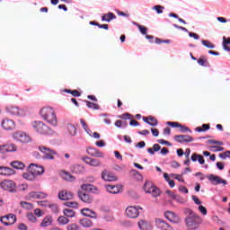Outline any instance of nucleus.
<instances>
[{
  "label": "nucleus",
  "instance_id": "24",
  "mask_svg": "<svg viewBox=\"0 0 230 230\" xmlns=\"http://www.w3.org/2000/svg\"><path fill=\"white\" fill-rule=\"evenodd\" d=\"M30 199H46L48 194L46 192L32 191L29 194Z\"/></svg>",
  "mask_w": 230,
  "mask_h": 230
},
{
  "label": "nucleus",
  "instance_id": "4",
  "mask_svg": "<svg viewBox=\"0 0 230 230\" xmlns=\"http://www.w3.org/2000/svg\"><path fill=\"white\" fill-rule=\"evenodd\" d=\"M13 139L23 145H26V143H31V137H30L28 133L21 130L13 133Z\"/></svg>",
  "mask_w": 230,
  "mask_h": 230
},
{
  "label": "nucleus",
  "instance_id": "27",
  "mask_svg": "<svg viewBox=\"0 0 230 230\" xmlns=\"http://www.w3.org/2000/svg\"><path fill=\"white\" fill-rule=\"evenodd\" d=\"M15 173L10 167L0 166V175H13Z\"/></svg>",
  "mask_w": 230,
  "mask_h": 230
},
{
  "label": "nucleus",
  "instance_id": "50",
  "mask_svg": "<svg viewBox=\"0 0 230 230\" xmlns=\"http://www.w3.org/2000/svg\"><path fill=\"white\" fill-rule=\"evenodd\" d=\"M174 200H176V202H178L179 204H184L186 202V199H184V198L181 197V196H177L175 194L174 198H172Z\"/></svg>",
  "mask_w": 230,
  "mask_h": 230
},
{
  "label": "nucleus",
  "instance_id": "54",
  "mask_svg": "<svg viewBox=\"0 0 230 230\" xmlns=\"http://www.w3.org/2000/svg\"><path fill=\"white\" fill-rule=\"evenodd\" d=\"M210 149L212 152H224V147L222 146H210Z\"/></svg>",
  "mask_w": 230,
  "mask_h": 230
},
{
  "label": "nucleus",
  "instance_id": "57",
  "mask_svg": "<svg viewBox=\"0 0 230 230\" xmlns=\"http://www.w3.org/2000/svg\"><path fill=\"white\" fill-rule=\"evenodd\" d=\"M115 127H117V128H121V127H127V124L121 120H117L115 122Z\"/></svg>",
  "mask_w": 230,
  "mask_h": 230
},
{
  "label": "nucleus",
  "instance_id": "20",
  "mask_svg": "<svg viewBox=\"0 0 230 230\" xmlns=\"http://www.w3.org/2000/svg\"><path fill=\"white\" fill-rule=\"evenodd\" d=\"M138 229L140 230H152L154 229V226H152V223L146 220H140L137 222Z\"/></svg>",
  "mask_w": 230,
  "mask_h": 230
},
{
  "label": "nucleus",
  "instance_id": "60",
  "mask_svg": "<svg viewBox=\"0 0 230 230\" xmlns=\"http://www.w3.org/2000/svg\"><path fill=\"white\" fill-rule=\"evenodd\" d=\"M49 208L52 209L53 213H58V207L56 204H49Z\"/></svg>",
  "mask_w": 230,
  "mask_h": 230
},
{
  "label": "nucleus",
  "instance_id": "13",
  "mask_svg": "<svg viewBox=\"0 0 230 230\" xmlns=\"http://www.w3.org/2000/svg\"><path fill=\"white\" fill-rule=\"evenodd\" d=\"M102 179L106 182H114L115 181H118L116 175H114V173L111 172L108 170H103L102 172Z\"/></svg>",
  "mask_w": 230,
  "mask_h": 230
},
{
  "label": "nucleus",
  "instance_id": "10",
  "mask_svg": "<svg viewBox=\"0 0 230 230\" xmlns=\"http://www.w3.org/2000/svg\"><path fill=\"white\" fill-rule=\"evenodd\" d=\"M139 209H143L139 206H129L126 208V215L128 218H137L139 217Z\"/></svg>",
  "mask_w": 230,
  "mask_h": 230
},
{
  "label": "nucleus",
  "instance_id": "30",
  "mask_svg": "<svg viewBox=\"0 0 230 230\" xmlns=\"http://www.w3.org/2000/svg\"><path fill=\"white\" fill-rule=\"evenodd\" d=\"M94 153H91V150H86V153L88 155H92V157H98L103 159L104 155L103 153H102L100 150L94 148Z\"/></svg>",
  "mask_w": 230,
  "mask_h": 230
},
{
  "label": "nucleus",
  "instance_id": "48",
  "mask_svg": "<svg viewBox=\"0 0 230 230\" xmlns=\"http://www.w3.org/2000/svg\"><path fill=\"white\" fill-rule=\"evenodd\" d=\"M66 230H80V226L78 225L73 223L66 226Z\"/></svg>",
  "mask_w": 230,
  "mask_h": 230
},
{
  "label": "nucleus",
  "instance_id": "49",
  "mask_svg": "<svg viewBox=\"0 0 230 230\" xmlns=\"http://www.w3.org/2000/svg\"><path fill=\"white\" fill-rule=\"evenodd\" d=\"M140 33H142V35H146V31H148V29L143 25H139V24H137Z\"/></svg>",
  "mask_w": 230,
  "mask_h": 230
},
{
  "label": "nucleus",
  "instance_id": "22",
  "mask_svg": "<svg viewBox=\"0 0 230 230\" xmlns=\"http://www.w3.org/2000/svg\"><path fill=\"white\" fill-rule=\"evenodd\" d=\"M81 213L84 217H88L89 218H98L96 212L91 210L90 208L81 209Z\"/></svg>",
  "mask_w": 230,
  "mask_h": 230
},
{
  "label": "nucleus",
  "instance_id": "1",
  "mask_svg": "<svg viewBox=\"0 0 230 230\" xmlns=\"http://www.w3.org/2000/svg\"><path fill=\"white\" fill-rule=\"evenodd\" d=\"M184 214L186 215L185 224L187 227H189V229H199V226L202 224V219L199 215L190 208H186Z\"/></svg>",
  "mask_w": 230,
  "mask_h": 230
},
{
  "label": "nucleus",
  "instance_id": "16",
  "mask_svg": "<svg viewBox=\"0 0 230 230\" xmlns=\"http://www.w3.org/2000/svg\"><path fill=\"white\" fill-rule=\"evenodd\" d=\"M105 189L106 191H108V193H111V195H118V193H121L123 190L120 185H106Z\"/></svg>",
  "mask_w": 230,
  "mask_h": 230
},
{
  "label": "nucleus",
  "instance_id": "64",
  "mask_svg": "<svg viewBox=\"0 0 230 230\" xmlns=\"http://www.w3.org/2000/svg\"><path fill=\"white\" fill-rule=\"evenodd\" d=\"M96 146H99L100 148H102L105 146V142L103 140H99L95 143Z\"/></svg>",
  "mask_w": 230,
  "mask_h": 230
},
{
  "label": "nucleus",
  "instance_id": "46",
  "mask_svg": "<svg viewBox=\"0 0 230 230\" xmlns=\"http://www.w3.org/2000/svg\"><path fill=\"white\" fill-rule=\"evenodd\" d=\"M27 218L29 222H31L32 224H35V222H37V217L33 213L27 214Z\"/></svg>",
  "mask_w": 230,
  "mask_h": 230
},
{
  "label": "nucleus",
  "instance_id": "14",
  "mask_svg": "<svg viewBox=\"0 0 230 230\" xmlns=\"http://www.w3.org/2000/svg\"><path fill=\"white\" fill-rule=\"evenodd\" d=\"M155 226L161 230H173V227L170 226L166 221L162 218H156L155 220Z\"/></svg>",
  "mask_w": 230,
  "mask_h": 230
},
{
  "label": "nucleus",
  "instance_id": "38",
  "mask_svg": "<svg viewBox=\"0 0 230 230\" xmlns=\"http://www.w3.org/2000/svg\"><path fill=\"white\" fill-rule=\"evenodd\" d=\"M201 44H203V46H205V48H208V49H215V45H213V43H211L208 40H202Z\"/></svg>",
  "mask_w": 230,
  "mask_h": 230
},
{
  "label": "nucleus",
  "instance_id": "44",
  "mask_svg": "<svg viewBox=\"0 0 230 230\" xmlns=\"http://www.w3.org/2000/svg\"><path fill=\"white\" fill-rule=\"evenodd\" d=\"M65 205L67 208H74L75 209L78 208V203L76 201H67Z\"/></svg>",
  "mask_w": 230,
  "mask_h": 230
},
{
  "label": "nucleus",
  "instance_id": "15",
  "mask_svg": "<svg viewBox=\"0 0 230 230\" xmlns=\"http://www.w3.org/2000/svg\"><path fill=\"white\" fill-rule=\"evenodd\" d=\"M164 217L169 222H172V224H179L181 222V218L177 214L173 213L172 211H166L164 213Z\"/></svg>",
  "mask_w": 230,
  "mask_h": 230
},
{
  "label": "nucleus",
  "instance_id": "29",
  "mask_svg": "<svg viewBox=\"0 0 230 230\" xmlns=\"http://www.w3.org/2000/svg\"><path fill=\"white\" fill-rule=\"evenodd\" d=\"M38 149L40 150V152L44 154V155H47V154H55V150H53L46 146H38Z\"/></svg>",
  "mask_w": 230,
  "mask_h": 230
},
{
  "label": "nucleus",
  "instance_id": "9",
  "mask_svg": "<svg viewBox=\"0 0 230 230\" xmlns=\"http://www.w3.org/2000/svg\"><path fill=\"white\" fill-rule=\"evenodd\" d=\"M81 161L88 164V166H92L93 168H100L102 166V161L95 158H91L89 156H83Z\"/></svg>",
  "mask_w": 230,
  "mask_h": 230
},
{
  "label": "nucleus",
  "instance_id": "32",
  "mask_svg": "<svg viewBox=\"0 0 230 230\" xmlns=\"http://www.w3.org/2000/svg\"><path fill=\"white\" fill-rule=\"evenodd\" d=\"M79 224L82 226V227H93V221L88 218L80 219Z\"/></svg>",
  "mask_w": 230,
  "mask_h": 230
},
{
  "label": "nucleus",
  "instance_id": "21",
  "mask_svg": "<svg viewBox=\"0 0 230 230\" xmlns=\"http://www.w3.org/2000/svg\"><path fill=\"white\" fill-rule=\"evenodd\" d=\"M78 197H79L80 200H82L83 202H85L86 204H91V202H93V199L86 192L79 191Z\"/></svg>",
  "mask_w": 230,
  "mask_h": 230
},
{
  "label": "nucleus",
  "instance_id": "18",
  "mask_svg": "<svg viewBox=\"0 0 230 230\" xmlns=\"http://www.w3.org/2000/svg\"><path fill=\"white\" fill-rule=\"evenodd\" d=\"M32 170V173L35 175H42V173H44V167L42 166H39L35 164H31L29 166V172H31Z\"/></svg>",
  "mask_w": 230,
  "mask_h": 230
},
{
  "label": "nucleus",
  "instance_id": "56",
  "mask_svg": "<svg viewBox=\"0 0 230 230\" xmlns=\"http://www.w3.org/2000/svg\"><path fill=\"white\" fill-rule=\"evenodd\" d=\"M208 143H209L210 145H218V146H224V142H222V141H217V140H213V139L208 140Z\"/></svg>",
  "mask_w": 230,
  "mask_h": 230
},
{
  "label": "nucleus",
  "instance_id": "23",
  "mask_svg": "<svg viewBox=\"0 0 230 230\" xmlns=\"http://www.w3.org/2000/svg\"><path fill=\"white\" fill-rule=\"evenodd\" d=\"M71 172L76 174L85 173V167L82 164H75L71 167Z\"/></svg>",
  "mask_w": 230,
  "mask_h": 230
},
{
  "label": "nucleus",
  "instance_id": "43",
  "mask_svg": "<svg viewBox=\"0 0 230 230\" xmlns=\"http://www.w3.org/2000/svg\"><path fill=\"white\" fill-rule=\"evenodd\" d=\"M20 204L24 209H33V204L30 202L22 201Z\"/></svg>",
  "mask_w": 230,
  "mask_h": 230
},
{
  "label": "nucleus",
  "instance_id": "19",
  "mask_svg": "<svg viewBox=\"0 0 230 230\" xmlns=\"http://www.w3.org/2000/svg\"><path fill=\"white\" fill-rule=\"evenodd\" d=\"M58 197L59 200H71V199H73V192L69 190H60Z\"/></svg>",
  "mask_w": 230,
  "mask_h": 230
},
{
  "label": "nucleus",
  "instance_id": "36",
  "mask_svg": "<svg viewBox=\"0 0 230 230\" xmlns=\"http://www.w3.org/2000/svg\"><path fill=\"white\" fill-rule=\"evenodd\" d=\"M58 223L59 226H66L69 224V219L64 216H60L58 217Z\"/></svg>",
  "mask_w": 230,
  "mask_h": 230
},
{
  "label": "nucleus",
  "instance_id": "61",
  "mask_svg": "<svg viewBox=\"0 0 230 230\" xmlns=\"http://www.w3.org/2000/svg\"><path fill=\"white\" fill-rule=\"evenodd\" d=\"M38 206H41L42 208L49 207V202L48 201H38Z\"/></svg>",
  "mask_w": 230,
  "mask_h": 230
},
{
  "label": "nucleus",
  "instance_id": "3",
  "mask_svg": "<svg viewBox=\"0 0 230 230\" xmlns=\"http://www.w3.org/2000/svg\"><path fill=\"white\" fill-rule=\"evenodd\" d=\"M31 127L36 132H38V134H42L44 136L53 134V130H51V128L42 121H33L31 122Z\"/></svg>",
  "mask_w": 230,
  "mask_h": 230
},
{
  "label": "nucleus",
  "instance_id": "39",
  "mask_svg": "<svg viewBox=\"0 0 230 230\" xmlns=\"http://www.w3.org/2000/svg\"><path fill=\"white\" fill-rule=\"evenodd\" d=\"M80 123H81L84 130H85V132H87L89 134V136H91V134H93V131H91V129H89V127L87 126V123H85V120H84V119H81Z\"/></svg>",
  "mask_w": 230,
  "mask_h": 230
},
{
  "label": "nucleus",
  "instance_id": "25",
  "mask_svg": "<svg viewBox=\"0 0 230 230\" xmlns=\"http://www.w3.org/2000/svg\"><path fill=\"white\" fill-rule=\"evenodd\" d=\"M143 121H145V123H147V125H150L151 127H157L158 125L157 119L152 116L144 117Z\"/></svg>",
  "mask_w": 230,
  "mask_h": 230
},
{
  "label": "nucleus",
  "instance_id": "33",
  "mask_svg": "<svg viewBox=\"0 0 230 230\" xmlns=\"http://www.w3.org/2000/svg\"><path fill=\"white\" fill-rule=\"evenodd\" d=\"M11 166L15 168V170H24V164L20 161H14L11 163Z\"/></svg>",
  "mask_w": 230,
  "mask_h": 230
},
{
  "label": "nucleus",
  "instance_id": "5",
  "mask_svg": "<svg viewBox=\"0 0 230 230\" xmlns=\"http://www.w3.org/2000/svg\"><path fill=\"white\" fill-rule=\"evenodd\" d=\"M144 190L146 193H150L152 197H159L161 195V190L157 188L152 181H146L144 184Z\"/></svg>",
  "mask_w": 230,
  "mask_h": 230
},
{
  "label": "nucleus",
  "instance_id": "41",
  "mask_svg": "<svg viewBox=\"0 0 230 230\" xmlns=\"http://www.w3.org/2000/svg\"><path fill=\"white\" fill-rule=\"evenodd\" d=\"M65 217H67L68 218H73L75 217V212L71 208H66L63 211Z\"/></svg>",
  "mask_w": 230,
  "mask_h": 230
},
{
  "label": "nucleus",
  "instance_id": "35",
  "mask_svg": "<svg viewBox=\"0 0 230 230\" xmlns=\"http://www.w3.org/2000/svg\"><path fill=\"white\" fill-rule=\"evenodd\" d=\"M227 44H230V38H226V36L223 37V49L225 51L230 52V47L227 46Z\"/></svg>",
  "mask_w": 230,
  "mask_h": 230
},
{
  "label": "nucleus",
  "instance_id": "37",
  "mask_svg": "<svg viewBox=\"0 0 230 230\" xmlns=\"http://www.w3.org/2000/svg\"><path fill=\"white\" fill-rule=\"evenodd\" d=\"M61 176L65 181H75L74 176L66 171L61 172Z\"/></svg>",
  "mask_w": 230,
  "mask_h": 230
},
{
  "label": "nucleus",
  "instance_id": "58",
  "mask_svg": "<svg viewBox=\"0 0 230 230\" xmlns=\"http://www.w3.org/2000/svg\"><path fill=\"white\" fill-rule=\"evenodd\" d=\"M199 211L200 213H202L203 215H208V209L202 206V205H199V208H198Z\"/></svg>",
  "mask_w": 230,
  "mask_h": 230
},
{
  "label": "nucleus",
  "instance_id": "47",
  "mask_svg": "<svg viewBox=\"0 0 230 230\" xmlns=\"http://www.w3.org/2000/svg\"><path fill=\"white\" fill-rule=\"evenodd\" d=\"M181 132H182L183 134H186V132H189V134H191V129H190V128L186 127V126H182L180 124L179 126Z\"/></svg>",
  "mask_w": 230,
  "mask_h": 230
},
{
  "label": "nucleus",
  "instance_id": "7",
  "mask_svg": "<svg viewBox=\"0 0 230 230\" xmlns=\"http://www.w3.org/2000/svg\"><path fill=\"white\" fill-rule=\"evenodd\" d=\"M0 188L5 191H10V193H15L17 191V187H15V181L12 180H4L0 182Z\"/></svg>",
  "mask_w": 230,
  "mask_h": 230
},
{
  "label": "nucleus",
  "instance_id": "11",
  "mask_svg": "<svg viewBox=\"0 0 230 230\" xmlns=\"http://www.w3.org/2000/svg\"><path fill=\"white\" fill-rule=\"evenodd\" d=\"M17 220L15 214H8L7 216H3L0 218V221L4 226H13Z\"/></svg>",
  "mask_w": 230,
  "mask_h": 230
},
{
  "label": "nucleus",
  "instance_id": "6",
  "mask_svg": "<svg viewBox=\"0 0 230 230\" xmlns=\"http://www.w3.org/2000/svg\"><path fill=\"white\" fill-rule=\"evenodd\" d=\"M5 111L11 116H18L19 118H24L26 116V110L17 106H7Z\"/></svg>",
  "mask_w": 230,
  "mask_h": 230
},
{
  "label": "nucleus",
  "instance_id": "34",
  "mask_svg": "<svg viewBox=\"0 0 230 230\" xmlns=\"http://www.w3.org/2000/svg\"><path fill=\"white\" fill-rule=\"evenodd\" d=\"M66 128H67L70 136H76V127H75V125L68 123L66 125Z\"/></svg>",
  "mask_w": 230,
  "mask_h": 230
},
{
  "label": "nucleus",
  "instance_id": "8",
  "mask_svg": "<svg viewBox=\"0 0 230 230\" xmlns=\"http://www.w3.org/2000/svg\"><path fill=\"white\" fill-rule=\"evenodd\" d=\"M207 179H208L209 182L213 186H218V184H223V186H226L227 184V181L222 179L220 176L215 175V174H208L207 175Z\"/></svg>",
  "mask_w": 230,
  "mask_h": 230
},
{
  "label": "nucleus",
  "instance_id": "31",
  "mask_svg": "<svg viewBox=\"0 0 230 230\" xmlns=\"http://www.w3.org/2000/svg\"><path fill=\"white\" fill-rule=\"evenodd\" d=\"M23 179H25L26 181H35V174H33V170L31 169V171H29L27 172H24L22 174Z\"/></svg>",
  "mask_w": 230,
  "mask_h": 230
},
{
  "label": "nucleus",
  "instance_id": "55",
  "mask_svg": "<svg viewBox=\"0 0 230 230\" xmlns=\"http://www.w3.org/2000/svg\"><path fill=\"white\" fill-rule=\"evenodd\" d=\"M17 190L18 191H26V190H28V185L27 184H20L17 186Z\"/></svg>",
  "mask_w": 230,
  "mask_h": 230
},
{
  "label": "nucleus",
  "instance_id": "2",
  "mask_svg": "<svg viewBox=\"0 0 230 230\" xmlns=\"http://www.w3.org/2000/svg\"><path fill=\"white\" fill-rule=\"evenodd\" d=\"M40 114L41 118L49 125H52V127H57L58 125V120H57V114L55 113V110L49 106L44 107L40 111Z\"/></svg>",
  "mask_w": 230,
  "mask_h": 230
},
{
  "label": "nucleus",
  "instance_id": "63",
  "mask_svg": "<svg viewBox=\"0 0 230 230\" xmlns=\"http://www.w3.org/2000/svg\"><path fill=\"white\" fill-rule=\"evenodd\" d=\"M167 125H169L170 127H172V128H177V127H181V124H179V122H167Z\"/></svg>",
  "mask_w": 230,
  "mask_h": 230
},
{
  "label": "nucleus",
  "instance_id": "40",
  "mask_svg": "<svg viewBox=\"0 0 230 230\" xmlns=\"http://www.w3.org/2000/svg\"><path fill=\"white\" fill-rule=\"evenodd\" d=\"M85 103L88 109H93V111H98L100 109V106L96 103L91 102L89 101H85Z\"/></svg>",
  "mask_w": 230,
  "mask_h": 230
},
{
  "label": "nucleus",
  "instance_id": "17",
  "mask_svg": "<svg viewBox=\"0 0 230 230\" xmlns=\"http://www.w3.org/2000/svg\"><path fill=\"white\" fill-rule=\"evenodd\" d=\"M174 139L178 143H191L193 141V137L190 135H176Z\"/></svg>",
  "mask_w": 230,
  "mask_h": 230
},
{
  "label": "nucleus",
  "instance_id": "51",
  "mask_svg": "<svg viewBox=\"0 0 230 230\" xmlns=\"http://www.w3.org/2000/svg\"><path fill=\"white\" fill-rule=\"evenodd\" d=\"M153 10H155L156 13H163V10H164V6L155 5V6H153Z\"/></svg>",
  "mask_w": 230,
  "mask_h": 230
},
{
  "label": "nucleus",
  "instance_id": "26",
  "mask_svg": "<svg viewBox=\"0 0 230 230\" xmlns=\"http://www.w3.org/2000/svg\"><path fill=\"white\" fill-rule=\"evenodd\" d=\"M53 224V217L47 216L40 223V227H49Z\"/></svg>",
  "mask_w": 230,
  "mask_h": 230
},
{
  "label": "nucleus",
  "instance_id": "59",
  "mask_svg": "<svg viewBox=\"0 0 230 230\" xmlns=\"http://www.w3.org/2000/svg\"><path fill=\"white\" fill-rule=\"evenodd\" d=\"M103 220H105V222H112V220H114V216L113 215H106L103 217Z\"/></svg>",
  "mask_w": 230,
  "mask_h": 230
},
{
  "label": "nucleus",
  "instance_id": "53",
  "mask_svg": "<svg viewBox=\"0 0 230 230\" xmlns=\"http://www.w3.org/2000/svg\"><path fill=\"white\" fill-rule=\"evenodd\" d=\"M198 64L199 66H203L204 67L208 66V59H204V58H199L198 59Z\"/></svg>",
  "mask_w": 230,
  "mask_h": 230
},
{
  "label": "nucleus",
  "instance_id": "12",
  "mask_svg": "<svg viewBox=\"0 0 230 230\" xmlns=\"http://www.w3.org/2000/svg\"><path fill=\"white\" fill-rule=\"evenodd\" d=\"M1 127L4 130H15V121L12 119H4L1 122Z\"/></svg>",
  "mask_w": 230,
  "mask_h": 230
},
{
  "label": "nucleus",
  "instance_id": "52",
  "mask_svg": "<svg viewBox=\"0 0 230 230\" xmlns=\"http://www.w3.org/2000/svg\"><path fill=\"white\" fill-rule=\"evenodd\" d=\"M81 189L84 191H89V190H93V185L92 184H83V185H81Z\"/></svg>",
  "mask_w": 230,
  "mask_h": 230
},
{
  "label": "nucleus",
  "instance_id": "28",
  "mask_svg": "<svg viewBox=\"0 0 230 230\" xmlns=\"http://www.w3.org/2000/svg\"><path fill=\"white\" fill-rule=\"evenodd\" d=\"M113 19H116V14H114V13H104L102 16V21H105L106 22H111Z\"/></svg>",
  "mask_w": 230,
  "mask_h": 230
},
{
  "label": "nucleus",
  "instance_id": "45",
  "mask_svg": "<svg viewBox=\"0 0 230 230\" xmlns=\"http://www.w3.org/2000/svg\"><path fill=\"white\" fill-rule=\"evenodd\" d=\"M53 155H57V152L54 151V153H49L47 155H43V159H48L49 161H53L55 157Z\"/></svg>",
  "mask_w": 230,
  "mask_h": 230
},
{
  "label": "nucleus",
  "instance_id": "42",
  "mask_svg": "<svg viewBox=\"0 0 230 230\" xmlns=\"http://www.w3.org/2000/svg\"><path fill=\"white\" fill-rule=\"evenodd\" d=\"M6 152H17V146L15 144H9L5 146Z\"/></svg>",
  "mask_w": 230,
  "mask_h": 230
},
{
  "label": "nucleus",
  "instance_id": "62",
  "mask_svg": "<svg viewBox=\"0 0 230 230\" xmlns=\"http://www.w3.org/2000/svg\"><path fill=\"white\" fill-rule=\"evenodd\" d=\"M34 215L36 217H38L39 218H40V217H42V215H43L42 210H40V208H36L34 210Z\"/></svg>",
  "mask_w": 230,
  "mask_h": 230
}]
</instances>
